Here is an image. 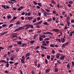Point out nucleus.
<instances>
[{
	"label": "nucleus",
	"mask_w": 74,
	"mask_h": 74,
	"mask_svg": "<svg viewBox=\"0 0 74 74\" xmlns=\"http://www.w3.org/2000/svg\"><path fill=\"white\" fill-rule=\"evenodd\" d=\"M50 71V69L49 68H48L46 70V73H49Z\"/></svg>",
	"instance_id": "7"
},
{
	"label": "nucleus",
	"mask_w": 74,
	"mask_h": 74,
	"mask_svg": "<svg viewBox=\"0 0 74 74\" xmlns=\"http://www.w3.org/2000/svg\"><path fill=\"white\" fill-rule=\"evenodd\" d=\"M21 9L20 8H18V9H17L18 11H21Z\"/></svg>",
	"instance_id": "63"
},
{
	"label": "nucleus",
	"mask_w": 74,
	"mask_h": 74,
	"mask_svg": "<svg viewBox=\"0 0 74 74\" xmlns=\"http://www.w3.org/2000/svg\"><path fill=\"white\" fill-rule=\"evenodd\" d=\"M19 28H18L16 29H15L14 31V32H17V31H18L19 30Z\"/></svg>",
	"instance_id": "58"
},
{
	"label": "nucleus",
	"mask_w": 74,
	"mask_h": 74,
	"mask_svg": "<svg viewBox=\"0 0 74 74\" xmlns=\"http://www.w3.org/2000/svg\"><path fill=\"white\" fill-rule=\"evenodd\" d=\"M37 21V19L36 18H35L34 20L33 21V23H34Z\"/></svg>",
	"instance_id": "25"
},
{
	"label": "nucleus",
	"mask_w": 74,
	"mask_h": 74,
	"mask_svg": "<svg viewBox=\"0 0 74 74\" xmlns=\"http://www.w3.org/2000/svg\"><path fill=\"white\" fill-rule=\"evenodd\" d=\"M49 40V38H45L44 39V41H47L48 40Z\"/></svg>",
	"instance_id": "27"
},
{
	"label": "nucleus",
	"mask_w": 74,
	"mask_h": 74,
	"mask_svg": "<svg viewBox=\"0 0 74 74\" xmlns=\"http://www.w3.org/2000/svg\"><path fill=\"white\" fill-rule=\"evenodd\" d=\"M0 62H1V63H6V61H5V60H1L0 61Z\"/></svg>",
	"instance_id": "14"
},
{
	"label": "nucleus",
	"mask_w": 74,
	"mask_h": 74,
	"mask_svg": "<svg viewBox=\"0 0 74 74\" xmlns=\"http://www.w3.org/2000/svg\"><path fill=\"white\" fill-rule=\"evenodd\" d=\"M61 41L62 43H63L65 41V39H63V38H61Z\"/></svg>",
	"instance_id": "10"
},
{
	"label": "nucleus",
	"mask_w": 74,
	"mask_h": 74,
	"mask_svg": "<svg viewBox=\"0 0 74 74\" xmlns=\"http://www.w3.org/2000/svg\"><path fill=\"white\" fill-rule=\"evenodd\" d=\"M21 62L22 63H25V60L24 59H21Z\"/></svg>",
	"instance_id": "18"
},
{
	"label": "nucleus",
	"mask_w": 74,
	"mask_h": 74,
	"mask_svg": "<svg viewBox=\"0 0 74 74\" xmlns=\"http://www.w3.org/2000/svg\"><path fill=\"white\" fill-rule=\"evenodd\" d=\"M7 33H8V31H6L5 32H3L0 35V36H3V35H5V34H7Z\"/></svg>",
	"instance_id": "2"
},
{
	"label": "nucleus",
	"mask_w": 74,
	"mask_h": 74,
	"mask_svg": "<svg viewBox=\"0 0 74 74\" xmlns=\"http://www.w3.org/2000/svg\"><path fill=\"white\" fill-rule=\"evenodd\" d=\"M12 46H10L9 47H8V49H10L11 48H12Z\"/></svg>",
	"instance_id": "44"
},
{
	"label": "nucleus",
	"mask_w": 74,
	"mask_h": 74,
	"mask_svg": "<svg viewBox=\"0 0 74 74\" xmlns=\"http://www.w3.org/2000/svg\"><path fill=\"white\" fill-rule=\"evenodd\" d=\"M60 59L61 60H64V56H61Z\"/></svg>",
	"instance_id": "9"
},
{
	"label": "nucleus",
	"mask_w": 74,
	"mask_h": 74,
	"mask_svg": "<svg viewBox=\"0 0 74 74\" xmlns=\"http://www.w3.org/2000/svg\"><path fill=\"white\" fill-rule=\"evenodd\" d=\"M52 54H54V53H55V50H53L52 51Z\"/></svg>",
	"instance_id": "36"
},
{
	"label": "nucleus",
	"mask_w": 74,
	"mask_h": 74,
	"mask_svg": "<svg viewBox=\"0 0 74 74\" xmlns=\"http://www.w3.org/2000/svg\"><path fill=\"white\" fill-rule=\"evenodd\" d=\"M44 16H47V13H46L45 12H44Z\"/></svg>",
	"instance_id": "34"
},
{
	"label": "nucleus",
	"mask_w": 74,
	"mask_h": 74,
	"mask_svg": "<svg viewBox=\"0 0 74 74\" xmlns=\"http://www.w3.org/2000/svg\"><path fill=\"white\" fill-rule=\"evenodd\" d=\"M0 49H4V48L1 47H0Z\"/></svg>",
	"instance_id": "59"
},
{
	"label": "nucleus",
	"mask_w": 74,
	"mask_h": 74,
	"mask_svg": "<svg viewBox=\"0 0 74 74\" xmlns=\"http://www.w3.org/2000/svg\"><path fill=\"white\" fill-rule=\"evenodd\" d=\"M40 17H39L37 18V21H39V20H40Z\"/></svg>",
	"instance_id": "57"
},
{
	"label": "nucleus",
	"mask_w": 74,
	"mask_h": 74,
	"mask_svg": "<svg viewBox=\"0 0 74 74\" xmlns=\"http://www.w3.org/2000/svg\"><path fill=\"white\" fill-rule=\"evenodd\" d=\"M67 67L68 69H70V65H69V64H68L67 65Z\"/></svg>",
	"instance_id": "32"
},
{
	"label": "nucleus",
	"mask_w": 74,
	"mask_h": 74,
	"mask_svg": "<svg viewBox=\"0 0 74 74\" xmlns=\"http://www.w3.org/2000/svg\"><path fill=\"white\" fill-rule=\"evenodd\" d=\"M53 13L54 14H56V11H53Z\"/></svg>",
	"instance_id": "53"
},
{
	"label": "nucleus",
	"mask_w": 74,
	"mask_h": 74,
	"mask_svg": "<svg viewBox=\"0 0 74 74\" xmlns=\"http://www.w3.org/2000/svg\"><path fill=\"white\" fill-rule=\"evenodd\" d=\"M48 33L49 34H51V35H52V36H53V34H52V33L51 32H48Z\"/></svg>",
	"instance_id": "38"
},
{
	"label": "nucleus",
	"mask_w": 74,
	"mask_h": 74,
	"mask_svg": "<svg viewBox=\"0 0 74 74\" xmlns=\"http://www.w3.org/2000/svg\"><path fill=\"white\" fill-rule=\"evenodd\" d=\"M10 51H8V56H10Z\"/></svg>",
	"instance_id": "42"
},
{
	"label": "nucleus",
	"mask_w": 74,
	"mask_h": 74,
	"mask_svg": "<svg viewBox=\"0 0 74 74\" xmlns=\"http://www.w3.org/2000/svg\"><path fill=\"white\" fill-rule=\"evenodd\" d=\"M65 46H66L65 45H64V44H63L62 45V48H64L65 47Z\"/></svg>",
	"instance_id": "54"
},
{
	"label": "nucleus",
	"mask_w": 74,
	"mask_h": 74,
	"mask_svg": "<svg viewBox=\"0 0 74 74\" xmlns=\"http://www.w3.org/2000/svg\"><path fill=\"white\" fill-rule=\"evenodd\" d=\"M14 58L11 57V58H10V60H14Z\"/></svg>",
	"instance_id": "50"
},
{
	"label": "nucleus",
	"mask_w": 74,
	"mask_h": 74,
	"mask_svg": "<svg viewBox=\"0 0 74 74\" xmlns=\"http://www.w3.org/2000/svg\"><path fill=\"white\" fill-rule=\"evenodd\" d=\"M11 57L13 58V59H14V58H16V57L15 55H13Z\"/></svg>",
	"instance_id": "29"
},
{
	"label": "nucleus",
	"mask_w": 74,
	"mask_h": 74,
	"mask_svg": "<svg viewBox=\"0 0 74 74\" xmlns=\"http://www.w3.org/2000/svg\"><path fill=\"white\" fill-rule=\"evenodd\" d=\"M72 65L73 66H74V61L72 62Z\"/></svg>",
	"instance_id": "64"
},
{
	"label": "nucleus",
	"mask_w": 74,
	"mask_h": 74,
	"mask_svg": "<svg viewBox=\"0 0 74 74\" xmlns=\"http://www.w3.org/2000/svg\"><path fill=\"white\" fill-rule=\"evenodd\" d=\"M29 26L32 29H33V28H34V27H33V25H29Z\"/></svg>",
	"instance_id": "11"
},
{
	"label": "nucleus",
	"mask_w": 74,
	"mask_h": 74,
	"mask_svg": "<svg viewBox=\"0 0 74 74\" xmlns=\"http://www.w3.org/2000/svg\"><path fill=\"white\" fill-rule=\"evenodd\" d=\"M52 21V18H50L48 19V22H50V21Z\"/></svg>",
	"instance_id": "47"
},
{
	"label": "nucleus",
	"mask_w": 74,
	"mask_h": 74,
	"mask_svg": "<svg viewBox=\"0 0 74 74\" xmlns=\"http://www.w3.org/2000/svg\"><path fill=\"white\" fill-rule=\"evenodd\" d=\"M16 33H15L13 35V36H12V38H14V37L18 38V37H17V36L16 35Z\"/></svg>",
	"instance_id": "3"
},
{
	"label": "nucleus",
	"mask_w": 74,
	"mask_h": 74,
	"mask_svg": "<svg viewBox=\"0 0 74 74\" xmlns=\"http://www.w3.org/2000/svg\"><path fill=\"white\" fill-rule=\"evenodd\" d=\"M15 24L16 25H21V23H20V21H18Z\"/></svg>",
	"instance_id": "12"
},
{
	"label": "nucleus",
	"mask_w": 74,
	"mask_h": 74,
	"mask_svg": "<svg viewBox=\"0 0 74 74\" xmlns=\"http://www.w3.org/2000/svg\"><path fill=\"white\" fill-rule=\"evenodd\" d=\"M38 4L39 6H40V7H41V4L40 3H38Z\"/></svg>",
	"instance_id": "46"
},
{
	"label": "nucleus",
	"mask_w": 74,
	"mask_h": 74,
	"mask_svg": "<svg viewBox=\"0 0 74 74\" xmlns=\"http://www.w3.org/2000/svg\"><path fill=\"white\" fill-rule=\"evenodd\" d=\"M34 39H35V38H36V37H37V34H35L34 36Z\"/></svg>",
	"instance_id": "30"
},
{
	"label": "nucleus",
	"mask_w": 74,
	"mask_h": 74,
	"mask_svg": "<svg viewBox=\"0 0 74 74\" xmlns=\"http://www.w3.org/2000/svg\"><path fill=\"white\" fill-rule=\"evenodd\" d=\"M33 2L34 3V4H35V5H37V3L36 2L33 1Z\"/></svg>",
	"instance_id": "52"
},
{
	"label": "nucleus",
	"mask_w": 74,
	"mask_h": 74,
	"mask_svg": "<svg viewBox=\"0 0 74 74\" xmlns=\"http://www.w3.org/2000/svg\"><path fill=\"white\" fill-rule=\"evenodd\" d=\"M34 42H35V40H32L29 42L30 43V44H33Z\"/></svg>",
	"instance_id": "15"
},
{
	"label": "nucleus",
	"mask_w": 74,
	"mask_h": 74,
	"mask_svg": "<svg viewBox=\"0 0 74 74\" xmlns=\"http://www.w3.org/2000/svg\"><path fill=\"white\" fill-rule=\"evenodd\" d=\"M51 3L52 4H56V2L54 1V0H51Z\"/></svg>",
	"instance_id": "8"
},
{
	"label": "nucleus",
	"mask_w": 74,
	"mask_h": 74,
	"mask_svg": "<svg viewBox=\"0 0 74 74\" xmlns=\"http://www.w3.org/2000/svg\"><path fill=\"white\" fill-rule=\"evenodd\" d=\"M31 15V13L30 12L27 13V15L28 16H30Z\"/></svg>",
	"instance_id": "39"
},
{
	"label": "nucleus",
	"mask_w": 74,
	"mask_h": 74,
	"mask_svg": "<svg viewBox=\"0 0 74 74\" xmlns=\"http://www.w3.org/2000/svg\"><path fill=\"white\" fill-rule=\"evenodd\" d=\"M8 3L9 4H14V2L11 1H9Z\"/></svg>",
	"instance_id": "28"
},
{
	"label": "nucleus",
	"mask_w": 74,
	"mask_h": 74,
	"mask_svg": "<svg viewBox=\"0 0 74 74\" xmlns=\"http://www.w3.org/2000/svg\"><path fill=\"white\" fill-rule=\"evenodd\" d=\"M12 26H13V24H10L9 26V28H10V27H12Z\"/></svg>",
	"instance_id": "37"
},
{
	"label": "nucleus",
	"mask_w": 74,
	"mask_h": 74,
	"mask_svg": "<svg viewBox=\"0 0 74 74\" xmlns=\"http://www.w3.org/2000/svg\"><path fill=\"white\" fill-rule=\"evenodd\" d=\"M41 23H42V21H41L39 22H38V25H40V24H41Z\"/></svg>",
	"instance_id": "41"
},
{
	"label": "nucleus",
	"mask_w": 74,
	"mask_h": 74,
	"mask_svg": "<svg viewBox=\"0 0 74 74\" xmlns=\"http://www.w3.org/2000/svg\"><path fill=\"white\" fill-rule=\"evenodd\" d=\"M9 63H10V64H13V63H14V62L12 61H10Z\"/></svg>",
	"instance_id": "40"
},
{
	"label": "nucleus",
	"mask_w": 74,
	"mask_h": 74,
	"mask_svg": "<svg viewBox=\"0 0 74 74\" xmlns=\"http://www.w3.org/2000/svg\"><path fill=\"white\" fill-rule=\"evenodd\" d=\"M65 46H67V45H69V42H67L65 43Z\"/></svg>",
	"instance_id": "43"
},
{
	"label": "nucleus",
	"mask_w": 74,
	"mask_h": 74,
	"mask_svg": "<svg viewBox=\"0 0 74 74\" xmlns=\"http://www.w3.org/2000/svg\"><path fill=\"white\" fill-rule=\"evenodd\" d=\"M55 72H58V68H56L55 70Z\"/></svg>",
	"instance_id": "26"
},
{
	"label": "nucleus",
	"mask_w": 74,
	"mask_h": 74,
	"mask_svg": "<svg viewBox=\"0 0 74 74\" xmlns=\"http://www.w3.org/2000/svg\"><path fill=\"white\" fill-rule=\"evenodd\" d=\"M50 58H51L50 56L48 55L47 56V58L48 59H49Z\"/></svg>",
	"instance_id": "35"
},
{
	"label": "nucleus",
	"mask_w": 74,
	"mask_h": 74,
	"mask_svg": "<svg viewBox=\"0 0 74 74\" xmlns=\"http://www.w3.org/2000/svg\"><path fill=\"white\" fill-rule=\"evenodd\" d=\"M53 30L56 32H59V30H58V29H53Z\"/></svg>",
	"instance_id": "16"
},
{
	"label": "nucleus",
	"mask_w": 74,
	"mask_h": 74,
	"mask_svg": "<svg viewBox=\"0 0 74 74\" xmlns=\"http://www.w3.org/2000/svg\"><path fill=\"white\" fill-rule=\"evenodd\" d=\"M20 73H21V74H23V73H22V70H20Z\"/></svg>",
	"instance_id": "61"
},
{
	"label": "nucleus",
	"mask_w": 74,
	"mask_h": 74,
	"mask_svg": "<svg viewBox=\"0 0 74 74\" xmlns=\"http://www.w3.org/2000/svg\"><path fill=\"white\" fill-rule=\"evenodd\" d=\"M17 44L18 45H22V42L21 41H19L18 43Z\"/></svg>",
	"instance_id": "20"
},
{
	"label": "nucleus",
	"mask_w": 74,
	"mask_h": 74,
	"mask_svg": "<svg viewBox=\"0 0 74 74\" xmlns=\"http://www.w3.org/2000/svg\"><path fill=\"white\" fill-rule=\"evenodd\" d=\"M42 37L43 38H44L45 37H46V36H45V35H42Z\"/></svg>",
	"instance_id": "51"
},
{
	"label": "nucleus",
	"mask_w": 74,
	"mask_h": 74,
	"mask_svg": "<svg viewBox=\"0 0 74 74\" xmlns=\"http://www.w3.org/2000/svg\"><path fill=\"white\" fill-rule=\"evenodd\" d=\"M50 47H52V48H54L55 47V45L53 44H51Z\"/></svg>",
	"instance_id": "19"
},
{
	"label": "nucleus",
	"mask_w": 74,
	"mask_h": 74,
	"mask_svg": "<svg viewBox=\"0 0 74 74\" xmlns=\"http://www.w3.org/2000/svg\"><path fill=\"white\" fill-rule=\"evenodd\" d=\"M45 63L46 64H48V60H47L45 59Z\"/></svg>",
	"instance_id": "33"
},
{
	"label": "nucleus",
	"mask_w": 74,
	"mask_h": 74,
	"mask_svg": "<svg viewBox=\"0 0 74 74\" xmlns=\"http://www.w3.org/2000/svg\"><path fill=\"white\" fill-rule=\"evenodd\" d=\"M69 3L71 4H72L73 3V1H71L69 2Z\"/></svg>",
	"instance_id": "24"
},
{
	"label": "nucleus",
	"mask_w": 74,
	"mask_h": 74,
	"mask_svg": "<svg viewBox=\"0 0 74 74\" xmlns=\"http://www.w3.org/2000/svg\"><path fill=\"white\" fill-rule=\"evenodd\" d=\"M26 44L23 43L21 47H25V46H26Z\"/></svg>",
	"instance_id": "17"
},
{
	"label": "nucleus",
	"mask_w": 74,
	"mask_h": 74,
	"mask_svg": "<svg viewBox=\"0 0 74 74\" xmlns=\"http://www.w3.org/2000/svg\"><path fill=\"white\" fill-rule=\"evenodd\" d=\"M19 64V63L16 62L15 63V64H14V65H15V66H16V65H17V64Z\"/></svg>",
	"instance_id": "49"
},
{
	"label": "nucleus",
	"mask_w": 74,
	"mask_h": 74,
	"mask_svg": "<svg viewBox=\"0 0 74 74\" xmlns=\"http://www.w3.org/2000/svg\"><path fill=\"white\" fill-rule=\"evenodd\" d=\"M38 48H40V47L39 46H37L36 47L34 48L35 50H37V49H38Z\"/></svg>",
	"instance_id": "23"
},
{
	"label": "nucleus",
	"mask_w": 74,
	"mask_h": 74,
	"mask_svg": "<svg viewBox=\"0 0 74 74\" xmlns=\"http://www.w3.org/2000/svg\"><path fill=\"white\" fill-rule=\"evenodd\" d=\"M34 25L36 26V25H38V23H34Z\"/></svg>",
	"instance_id": "55"
},
{
	"label": "nucleus",
	"mask_w": 74,
	"mask_h": 74,
	"mask_svg": "<svg viewBox=\"0 0 74 74\" xmlns=\"http://www.w3.org/2000/svg\"><path fill=\"white\" fill-rule=\"evenodd\" d=\"M42 38L41 37H39V40L40 41H42Z\"/></svg>",
	"instance_id": "48"
},
{
	"label": "nucleus",
	"mask_w": 74,
	"mask_h": 74,
	"mask_svg": "<svg viewBox=\"0 0 74 74\" xmlns=\"http://www.w3.org/2000/svg\"><path fill=\"white\" fill-rule=\"evenodd\" d=\"M25 29V28L23 27H19V28H18V29H19V30H23Z\"/></svg>",
	"instance_id": "5"
},
{
	"label": "nucleus",
	"mask_w": 74,
	"mask_h": 74,
	"mask_svg": "<svg viewBox=\"0 0 74 74\" xmlns=\"http://www.w3.org/2000/svg\"><path fill=\"white\" fill-rule=\"evenodd\" d=\"M6 66L7 67H9V64H7L6 65Z\"/></svg>",
	"instance_id": "60"
},
{
	"label": "nucleus",
	"mask_w": 74,
	"mask_h": 74,
	"mask_svg": "<svg viewBox=\"0 0 74 74\" xmlns=\"http://www.w3.org/2000/svg\"><path fill=\"white\" fill-rule=\"evenodd\" d=\"M69 36H70V37H72V36H73V34L71 32L70 34L69 35Z\"/></svg>",
	"instance_id": "56"
},
{
	"label": "nucleus",
	"mask_w": 74,
	"mask_h": 74,
	"mask_svg": "<svg viewBox=\"0 0 74 74\" xmlns=\"http://www.w3.org/2000/svg\"><path fill=\"white\" fill-rule=\"evenodd\" d=\"M42 45H43L44 46H45V47L47 46V44L46 43H44L43 44H42Z\"/></svg>",
	"instance_id": "45"
},
{
	"label": "nucleus",
	"mask_w": 74,
	"mask_h": 74,
	"mask_svg": "<svg viewBox=\"0 0 74 74\" xmlns=\"http://www.w3.org/2000/svg\"><path fill=\"white\" fill-rule=\"evenodd\" d=\"M41 47L42 48H43V49H47V47L42 46H41Z\"/></svg>",
	"instance_id": "13"
},
{
	"label": "nucleus",
	"mask_w": 74,
	"mask_h": 74,
	"mask_svg": "<svg viewBox=\"0 0 74 74\" xmlns=\"http://www.w3.org/2000/svg\"><path fill=\"white\" fill-rule=\"evenodd\" d=\"M61 56V54L60 53H57L56 55V58L57 59H59L60 56Z\"/></svg>",
	"instance_id": "1"
},
{
	"label": "nucleus",
	"mask_w": 74,
	"mask_h": 74,
	"mask_svg": "<svg viewBox=\"0 0 74 74\" xmlns=\"http://www.w3.org/2000/svg\"><path fill=\"white\" fill-rule=\"evenodd\" d=\"M71 22L72 23H74V20H71Z\"/></svg>",
	"instance_id": "62"
},
{
	"label": "nucleus",
	"mask_w": 74,
	"mask_h": 74,
	"mask_svg": "<svg viewBox=\"0 0 74 74\" xmlns=\"http://www.w3.org/2000/svg\"><path fill=\"white\" fill-rule=\"evenodd\" d=\"M26 28L25 29V30H27V29H28L29 28V25L27 24V26L26 27Z\"/></svg>",
	"instance_id": "22"
},
{
	"label": "nucleus",
	"mask_w": 74,
	"mask_h": 74,
	"mask_svg": "<svg viewBox=\"0 0 74 74\" xmlns=\"http://www.w3.org/2000/svg\"><path fill=\"white\" fill-rule=\"evenodd\" d=\"M32 19H33V17H28L27 19H28L30 21V20H32Z\"/></svg>",
	"instance_id": "4"
},
{
	"label": "nucleus",
	"mask_w": 74,
	"mask_h": 74,
	"mask_svg": "<svg viewBox=\"0 0 74 74\" xmlns=\"http://www.w3.org/2000/svg\"><path fill=\"white\" fill-rule=\"evenodd\" d=\"M1 7H2L3 8H5V9H7V8H6V7L4 5H2Z\"/></svg>",
	"instance_id": "31"
},
{
	"label": "nucleus",
	"mask_w": 74,
	"mask_h": 74,
	"mask_svg": "<svg viewBox=\"0 0 74 74\" xmlns=\"http://www.w3.org/2000/svg\"><path fill=\"white\" fill-rule=\"evenodd\" d=\"M30 55V53H28L26 54L25 55V58H27L28 56H29Z\"/></svg>",
	"instance_id": "6"
},
{
	"label": "nucleus",
	"mask_w": 74,
	"mask_h": 74,
	"mask_svg": "<svg viewBox=\"0 0 74 74\" xmlns=\"http://www.w3.org/2000/svg\"><path fill=\"white\" fill-rule=\"evenodd\" d=\"M7 18L8 19H10L11 18V16L10 15H8L7 16Z\"/></svg>",
	"instance_id": "21"
}]
</instances>
